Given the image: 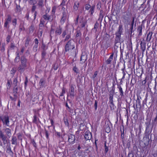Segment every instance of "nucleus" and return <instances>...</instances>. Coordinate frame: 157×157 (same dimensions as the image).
<instances>
[{
	"mask_svg": "<svg viewBox=\"0 0 157 157\" xmlns=\"http://www.w3.org/2000/svg\"><path fill=\"white\" fill-rule=\"evenodd\" d=\"M81 35V33L80 31H77L76 32V37H80Z\"/></svg>",
	"mask_w": 157,
	"mask_h": 157,
	"instance_id": "obj_53",
	"label": "nucleus"
},
{
	"mask_svg": "<svg viewBox=\"0 0 157 157\" xmlns=\"http://www.w3.org/2000/svg\"><path fill=\"white\" fill-rule=\"evenodd\" d=\"M87 59V56L86 55H83L82 54L81 58L80 61H81V63H83Z\"/></svg>",
	"mask_w": 157,
	"mask_h": 157,
	"instance_id": "obj_15",
	"label": "nucleus"
},
{
	"mask_svg": "<svg viewBox=\"0 0 157 157\" xmlns=\"http://www.w3.org/2000/svg\"><path fill=\"white\" fill-rule=\"evenodd\" d=\"M63 121L66 125V126H69V123L67 118H66L64 117L63 118Z\"/></svg>",
	"mask_w": 157,
	"mask_h": 157,
	"instance_id": "obj_36",
	"label": "nucleus"
},
{
	"mask_svg": "<svg viewBox=\"0 0 157 157\" xmlns=\"http://www.w3.org/2000/svg\"><path fill=\"white\" fill-rule=\"evenodd\" d=\"M117 88L119 89L120 96H121L120 98H121L122 97L124 96V92L122 88L120 85H117Z\"/></svg>",
	"mask_w": 157,
	"mask_h": 157,
	"instance_id": "obj_12",
	"label": "nucleus"
},
{
	"mask_svg": "<svg viewBox=\"0 0 157 157\" xmlns=\"http://www.w3.org/2000/svg\"><path fill=\"white\" fill-rule=\"evenodd\" d=\"M36 6L33 5L32 7V10H31L32 12H33L35 11V10H36Z\"/></svg>",
	"mask_w": 157,
	"mask_h": 157,
	"instance_id": "obj_62",
	"label": "nucleus"
},
{
	"mask_svg": "<svg viewBox=\"0 0 157 157\" xmlns=\"http://www.w3.org/2000/svg\"><path fill=\"white\" fill-rule=\"evenodd\" d=\"M153 34L152 31H149L147 34V37L146 40L147 41H150L151 39L152 36Z\"/></svg>",
	"mask_w": 157,
	"mask_h": 157,
	"instance_id": "obj_17",
	"label": "nucleus"
},
{
	"mask_svg": "<svg viewBox=\"0 0 157 157\" xmlns=\"http://www.w3.org/2000/svg\"><path fill=\"white\" fill-rule=\"evenodd\" d=\"M41 47L43 50V51H45V50H46L48 48L47 46L43 43L42 44Z\"/></svg>",
	"mask_w": 157,
	"mask_h": 157,
	"instance_id": "obj_45",
	"label": "nucleus"
},
{
	"mask_svg": "<svg viewBox=\"0 0 157 157\" xmlns=\"http://www.w3.org/2000/svg\"><path fill=\"white\" fill-rule=\"evenodd\" d=\"M38 121L40 122L39 119L38 118H37L36 115L35 114L33 116V122L34 123L37 124Z\"/></svg>",
	"mask_w": 157,
	"mask_h": 157,
	"instance_id": "obj_23",
	"label": "nucleus"
},
{
	"mask_svg": "<svg viewBox=\"0 0 157 157\" xmlns=\"http://www.w3.org/2000/svg\"><path fill=\"white\" fill-rule=\"evenodd\" d=\"M6 138H4V139H2L3 141V143L4 145L6 144L7 143V140L6 139Z\"/></svg>",
	"mask_w": 157,
	"mask_h": 157,
	"instance_id": "obj_59",
	"label": "nucleus"
},
{
	"mask_svg": "<svg viewBox=\"0 0 157 157\" xmlns=\"http://www.w3.org/2000/svg\"><path fill=\"white\" fill-rule=\"evenodd\" d=\"M31 40V39L29 36H28L26 37V39L25 43V47H27L29 44V42Z\"/></svg>",
	"mask_w": 157,
	"mask_h": 157,
	"instance_id": "obj_29",
	"label": "nucleus"
},
{
	"mask_svg": "<svg viewBox=\"0 0 157 157\" xmlns=\"http://www.w3.org/2000/svg\"><path fill=\"white\" fill-rule=\"evenodd\" d=\"M7 149L6 152L9 154L12 157H13V153L11 150L10 145H7L6 147Z\"/></svg>",
	"mask_w": 157,
	"mask_h": 157,
	"instance_id": "obj_10",
	"label": "nucleus"
},
{
	"mask_svg": "<svg viewBox=\"0 0 157 157\" xmlns=\"http://www.w3.org/2000/svg\"><path fill=\"white\" fill-rule=\"evenodd\" d=\"M142 23L141 25L138 26L137 29V31L138 33V35L139 36H141L142 35V26L143 25Z\"/></svg>",
	"mask_w": 157,
	"mask_h": 157,
	"instance_id": "obj_14",
	"label": "nucleus"
},
{
	"mask_svg": "<svg viewBox=\"0 0 157 157\" xmlns=\"http://www.w3.org/2000/svg\"><path fill=\"white\" fill-rule=\"evenodd\" d=\"M84 137L86 140L91 139L92 137L91 133L89 131H86L85 133Z\"/></svg>",
	"mask_w": 157,
	"mask_h": 157,
	"instance_id": "obj_9",
	"label": "nucleus"
},
{
	"mask_svg": "<svg viewBox=\"0 0 157 157\" xmlns=\"http://www.w3.org/2000/svg\"><path fill=\"white\" fill-rule=\"evenodd\" d=\"M75 136L72 134L68 135V141L70 144H73L75 140Z\"/></svg>",
	"mask_w": 157,
	"mask_h": 157,
	"instance_id": "obj_8",
	"label": "nucleus"
},
{
	"mask_svg": "<svg viewBox=\"0 0 157 157\" xmlns=\"http://www.w3.org/2000/svg\"><path fill=\"white\" fill-rule=\"evenodd\" d=\"M70 37L71 36L70 35L68 34L66 36L65 39L63 40V41L65 42L67 40L70 38Z\"/></svg>",
	"mask_w": 157,
	"mask_h": 157,
	"instance_id": "obj_54",
	"label": "nucleus"
},
{
	"mask_svg": "<svg viewBox=\"0 0 157 157\" xmlns=\"http://www.w3.org/2000/svg\"><path fill=\"white\" fill-rule=\"evenodd\" d=\"M73 71L76 73H79V70L78 69L76 66H75L73 67Z\"/></svg>",
	"mask_w": 157,
	"mask_h": 157,
	"instance_id": "obj_38",
	"label": "nucleus"
},
{
	"mask_svg": "<svg viewBox=\"0 0 157 157\" xmlns=\"http://www.w3.org/2000/svg\"><path fill=\"white\" fill-rule=\"evenodd\" d=\"M114 94L113 93H112L111 92V93H109V103H111L113 102V97Z\"/></svg>",
	"mask_w": 157,
	"mask_h": 157,
	"instance_id": "obj_27",
	"label": "nucleus"
},
{
	"mask_svg": "<svg viewBox=\"0 0 157 157\" xmlns=\"http://www.w3.org/2000/svg\"><path fill=\"white\" fill-rule=\"evenodd\" d=\"M20 61L21 63L18 67L17 70L21 74L27 68L28 63L27 59L24 56L21 57Z\"/></svg>",
	"mask_w": 157,
	"mask_h": 157,
	"instance_id": "obj_1",
	"label": "nucleus"
},
{
	"mask_svg": "<svg viewBox=\"0 0 157 157\" xmlns=\"http://www.w3.org/2000/svg\"><path fill=\"white\" fill-rule=\"evenodd\" d=\"M149 136L145 135L144 137V142L145 146H147L149 144Z\"/></svg>",
	"mask_w": 157,
	"mask_h": 157,
	"instance_id": "obj_11",
	"label": "nucleus"
},
{
	"mask_svg": "<svg viewBox=\"0 0 157 157\" xmlns=\"http://www.w3.org/2000/svg\"><path fill=\"white\" fill-rule=\"evenodd\" d=\"M5 131L7 136L9 138L11 136V130L9 128H6L5 129Z\"/></svg>",
	"mask_w": 157,
	"mask_h": 157,
	"instance_id": "obj_24",
	"label": "nucleus"
},
{
	"mask_svg": "<svg viewBox=\"0 0 157 157\" xmlns=\"http://www.w3.org/2000/svg\"><path fill=\"white\" fill-rule=\"evenodd\" d=\"M140 44L142 53H143L144 52L146 49V43L141 41Z\"/></svg>",
	"mask_w": 157,
	"mask_h": 157,
	"instance_id": "obj_16",
	"label": "nucleus"
},
{
	"mask_svg": "<svg viewBox=\"0 0 157 157\" xmlns=\"http://www.w3.org/2000/svg\"><path fill=\"white\" fill-rule=\"evenodd\" d=\"M90 5L89 4H86L85 5V9L86 10H88L91 7Z\"/></svg>",
	"mask_w": 157,
	"mask_h": 157,
	"instance_id": "obj_52",
	"label": "nucleus"
},
{
	"mask_svg": "<svg viewBox=\"0 0 157 157\" xmlns=\"http://www.w3.org/2000/svg\"><path fill=\"white\" fill-rule=\"evenodd\" d=\"M74 86L73 85H71L70 86V88L69 90V92L70 95V96L71 98H74V96L75 95V93L74 91Z\"/></svg>",
	"mask_w": 157,
	"mask_h": 157,
	"instance_id": "obj_7",
	"label": "nucleus"
},
{
	"mask_svg": "<svg viewBox=\"0 0 157 157\" xmlns=\"http://www.w3.org/2000/svg\"><path fill=\"white\" fill-rule=\"evenodd\" d=\"M44 81L43 78H41L40 79V81L39 83V84L40 86V88L43 87L44 85Z\"/></svg>",
	"mask_w": 157,
	"mask_h": 157,
	"instance_id": "obj_33",
	"label": "nucleus"
},
{
	"mask_svg": "<svg viewBox=\"0 0 157 157\" xmlns=\"http://www.w3.org/2000/svg\"><path fill=\"white\" fill-rule=\"evenodd\" d=\"M13 86H20V84L17 80V78H15L13 81Z\"/></svg>",
	"mask_w": 157,
	"mask_h": 157,
	"instance_id": "obj_19",
	"label": "nucleus"
},
{
	"mask_svg": "<svg viewBox=\"0 0 157 157\" xmlns=\"http://www.w3.org/2000/svg\"><path fill=\"white\" fill-rule=\"evenodd\" d=\"M58 65H56V64H53V68L54 69V70H56L58 68Z\"/></svg>",
	"mask_w": 157,
	"mask_h": 157,
	"instance_id": "obj_64",
	"label": "nucleus"
},
{
	"mask_svg": "<svg viewBox=\"0 0 157 157\" xmlns=\"http://www.w3.org/2000/svg\"><path fill=\"white\" fill-rule=\"evenodd\" d=\"M86 21H84V22H82V23H81V26L82 28H83L86 25Z\"/></svg>",
	"mask_w": 157,
	"mask_h": 157,
	"instance_id": "obj_63",
	"label": "nucleus"
},
{
	"mask_svg": "<svg viewBox=\"0 0 157 157\" xmlns=\"http://www.w3.org/2000/svg\"><path fill=\"white\" fill-rule=\"evenodd\" d=\"M145 123L146 125V127L145 131V135H147L149 136L150 133L151 132L152 130L150 128V122H145Z\"/></svg>",
	"mask_w": 157,
	"mask_h": 157,
	"instance_id": "obj_6",
	"label": "nucleus"
},
{
	"mask_svg": "<svg viewBox=\"0 0 157 157\" xmlns=\"http://www.w3.org/2000/svg\"><path fill=\"white\" fill-rule=\"evenodd\" d=\"M12 144L16 145L17 144V139L16 136H12L11 139Z\"/></svg>",
	"mask_w": 157,
	"mask_h": 157,
	"instance_id": "obj_26",
	"label": "nucleus"
},
{
	"mask_svg": "<svg viewBox=\"0 0 157 157\" xmlns=\"http://www.w3.org/2000/svg\"><path fill=\"white\" fill-rule=\"evenodd\" d=\"M11 17L10 15L7 16V18L5 20V22L4 24V27L9 29L10 27L9 24L11 22Z\"/></svg>",
	"mask_w": 157,
	"mask_h": 157,
	"instance_id": "obj_5",
	"label": "nucleus"
},
{
	"mask_svg": "<svg viewBox=\"0 0 157 157\" xmlns=\"http://www.w3.org/2000/svg\"><path fill=\"white\" fill-rule=\"evenodd\" d=\"M37 5L40 8H42L44 6V0H38Z\"/></svg>",
	"mask_w": 157,
	"mask_h": 157,
	"instance_id": "obj_21",
	"label": "nucleus"
},
{
	"mask_svg": "<svg viewBox=\"0 0 157 157\" xmlns=\"http://www.w3.org/2000/svg\"><path fill=\"white\" fill-rule=\"evenodd\" d=\"M13 97H15V98H16V99H17L18 97L17 95V94H18L17 92L13 91Z\"/></svg>",
	"mask_w": 157,
	"mask_h": 157,
	"instance_id": "obj_49",
	"label": "nucleus"
},
{
	"mask_svg": "<svg viewBox=\"0 0 157 157\" xmlns=\"http://www.w3.org/2000/svg\"><path fill=\"white\" fill-rule=\"evenodd\" d=\"M98 23L97 22L95 23L94 25V27L92 29L93 31H95V32H96L97 31V29L98 26Z\"/></svg>",
	"mask_w": 157,
	"mask_h": 157,
	"instance_id": "obj_34",
	"label": "nucleus"
},
{
	"mask_svg": "<svg viewBox=\"0 0 157 157\" xmlns=\"http://www.w3.org/2000/svg\"><path fill=\"white\" fill-rule=\"evenodd\" d=\"M43 17L44 19L46 20H51V21H52L53 20V18H51V16L47 15L46 13V14L43 15Z\"/></svg>",
	"mask_w": 157,
	"mask_h": 157,
	"instance_id": "obj_20",
	"label": "nucleus"
},
{
	"mask_svg": "<svg viewBox=\"0 0 157 157\" xmlns=\"http://www.w3.org/2000/svg\"><path fill=\"white\" fill-rule=\"evenodd\" d=\"M94 106L95 108V109L96 110L97 109L98 106V102L97 100L95 101V103L94 105Z\"/></svg>",
	"mask_w": 157,
	"mask_h": 157,
	"instance_id": "obj_61",
	"label": "nucleus"
},
{
	"mask_svg": "<svg viewBox=\"0 0 157 157\" xmlns=\"http://www.w3.org/2000/svg\"><path fill=\"white\" fill-rule=\"evenodd\" d=\"M65 93V91L64 88H63L62 90V93H61V94H60V96H63V95Z\"/></svg>",
	"mask_w": 157,
	"mask_h": 157,
	"instance_id": "obj_58",
	"label": "nucleus"
},
{
	"mask_svg": "<svg viewBox=\"0 0 157 157\" xmlns=\"http://www.w3.org/2000/svg\"><path fill=\"white\" fill-rule=\"evenodd\" d=\"M123 29L122 28V26L120 25L119 27L118 31L115 33L116 37L115 39V44L114 45L118 47L119 45V44H120V39L121 34L123 32Z\"/></svg>",
	"mask_w": 157,
	"mask_h": 157,
	"instance_id": "obj_2",
	"label": "nucleus"
},
{
	"mask_svg": "<svg viewBox=\"0 0 157 157\" xmlns=\"http://www.w3.org/2000/svg\"><path fill=\"white\" fill-rule=\"evenodd\" d=\"M20 87H19L17 86H13V91H16L17 92L18 89V88Z\"/></svg>",
	"mask_w": 157,
	"mask_h": 157,
	"instance_id": "obj_57",
	"label": "nucleus"
},
{
	"mask_svg": "<svg viewBox=\"0 0 157 157\" xmlns=\"http://www.w3.org/2000/svg\"><path fill=\"white\" fill-rule=\"evenodd\" d=\"M95 8V6H92L90 8V10L89 11V12L90 13L91 15H93V13L94 11V9Z\"/></svg>",
	"mask_w": 157,
	"mask_h": 157,
	"instance_id": "obj_32",
	"label": "nucleus"
},
{
	"mask_svg": "<svg viewBox=\"0 0 157 157\" xmlns=\"http://www.w3.org/2000/svg\"><path fill=\"white\" fill-rule=\"evenodd\" d=\"M140 99H141V97H140V96L139 97L138 96L137 100H136V108H137V104H138L139 106L140 107V108L141 107V105L140 103Z\"/></svg>",
	"mask_w": 157,
	"mask_h": 157,
	"instance_id": "obj_30",
	"label": "nucleus"
},
{
	"mask_svg": "<svg viewBox=\"0 0 157 157\" xmlns=\"http://www.w3.org/2000/svg\"><path fill=\"white\" fill-rule=\"evenodd\" d=\"M5 138H6V137L2 131H0V138L2 139Z\"/></svg>",
	"mask_w": 157,
	"mask_h": 157,
	"instance_id": "obj_43",
	"label": "nucleus"
},
{
	"mask_svg": "<svg viewBox=\"0 0 157 157\" xmlns=\"http://www.w3.org/2000/svg\"><path fill=\"white\" fill-rule=\"evenodd\" d=\"M113 53L106 60V63L107 64H110L111 61L113 60Z\"/></svg>",
	"mask_w": 157,
	"mask_h": 157,
	"instance_id": "obj_18",
	"label": "nucleus"
},
{
	"mask_svg": "<svg viewBox=\"0 0 157 157\" xmlns=\"http://www.w3.org/2000/svg\"><path fill=\"white\" fill-rule=\"evenodd\" d=\"M75 48V45L74 41L72 39L70 40L67 42L65 46V52H68L74 49Z\"/></svg>",
	"mask_w": 157,
	"mask_h": 157,
	"instance_id": "obj_3",
	"label": "nucleus"
},
{
	"mask_svg": "<svg viewBox=\"0 0 157 157\" xmlns=\"http://www.w3.org/2000/svg\"><path fill=\"white\" fill-rule=\"evenodd\" d=\"M129 33L130 34L131 36L132 33L134 32L133 26H131L130 28L129 29Z\"/></svg>",
	"mask_w": 157,
	"mask_h": 157,
	"instance_id": "obj_48",
	"label": "nucleus"
},
{
	"mask_svg": "<svg viewBox=\"0 0 157 157\" xmlns=\"http://www.w3.org/2000/svg\"><path fill=\"white\" fill-rule=\"evenodd\" d=\"M20 60V57H16L14 59V62L15 63H18Z\"/></svg>",
	"mask_w": 157,
	"mask_h": 157,
	"instance_id": "obj_60",
	"label": "nucleus"
},
{
	"mask_svg": "<svg viewBox=\"0 0 157 157\" xmlns=\"http://www.w3.org/2000/svg\"><path fill=\"white\" fill-rule=\"evenodd\" d=\"M11 36L10 35H8L6 38V41L7 42V43H9L10 41V39L11 38Z\"/></svg>",
	"mask_w": 157,
	"mask_h": 157,
	"instance_id": "obj_51",
	"label": "nucleus"
},
{
	"mask_svg": "<svg viewBox=\"0 0 157 157\" xmlns=\"http://www.w3.org/2000/svg\"><path fill=\"white\" fill-rule=\"evenodd\" d=\"M46 52L45 51H43L42 52L41 56H42V59H45V56L46 55Z\"/></svg>",
	"mask_w": 157,
	"mask_h": 157,
	"instance_id": "obj_41",
	"label": "nucleus"
},
{
	"mask_svg": "<svg viewBox=\"0 0 157 157\" xmlns=\"http://www.w3.org/2000/svg\"><path fill=\"white\" fill-rule=\"evenodd\" d=\"M6 45L5 43H3L1 44V42L0 41V51L3 52L5 50V46Z\"/></svg>",
	"mask_w": 157,
	"mask_h": 157,
	"instance_id": "obj_25",
	"label": "nucleus"
},
{
	"mask_svg": "<svg viewBox=\"0 0 157 157\" xmlns=\"http://www.w3.org/2000/svg\"><path fill=\"white\" fill-rule=\"evenodd\" d=\"M115 82L114 81H113V86L112 87V89L111 91L109 92V93H111V92L113 93V94L115 92Z\"/></svg>",
	"mask_w": 157,
	"mask_h": 157,
	"instance_id": "obj_37",
	"label": "nucleus"
},
{
	"mask_svg": "<svg viewBox=\"0 0 157 157\" xmlns=\"http://www.w3.org/2000/svg\"><path fill=\"white\" fill-rule=\"evenodd\" d=\"M110 37V36L108 34L106 33H105L103 40H105L106 41H107L108 40L109 38Z\"/></svg>",
	"mask_w": 157,
	"mask_h": 157,
	"instance_id": "obj_31",
	"label": "nucleus"
},
{
	"mask_svg": "<svg viewBox=\"0 0 157 157\" xmlns=\"http://www.w3.org/2000/svg\"><path fill=\"white\" fill-rule=\"evenodd\" d=\"M37 2L36 0H29V3L33 5H34Z\"/></svg>",
	"mask_w": 157,
	"mask_h": 157,
	"instance_id": "obj_44",
	"label": "nucleus"
},
{
	"mask_svg": "<svg viewBox=\"0 0 157 157\" xmlns=\"http://www.w3.org/2000/svg\"><path fill=\"white\" fill-rule=\"evenodd\" d=\"M106 132L108 133L110 131V128L109 125H107L105 128Z\"/></svg>",
	"mask_w": 157,
	"mask_h": 157,
	"instance_id": "obj_42",
	"label": "nucleus"
},
{
	"mask_svg": "<svg viewBox=\"0 0 157 157\" xmlns=\"http://www.w3.org/2000/svg\"><path fill=\"white\" fill-rule=\"evenodd\" d=\"M79 3L78 2H75L74 3V5L73 6V9L75 11H77L78 8Z\"/></svg>",
	"mask_w": 157,
	"mask_h": 157,
	"instance_id": "obj_28",
	"label": "nucleus"
},
{
	"mask_svg": "<svg viewBox=\"0 0 157 157\" xmlns=\"http://www.w3.org/2000/svg\"><path fill=\"white\" fill-rule=\"evenodd\" d=\"M0 121H2L3 124L9 127L10 126L9 117L7 115L0 116Z\"/></svg>",
	"mask_w": 157,
	"mask_h": 157,
	"instance_id": "obj_4",
	"label": "nucleus"
},
{
	"mask_svg": "<svg viewBox=\"0 0 157 157\" xmlns=\"http://www.w3.org/2000/svg\"><path fill=\"white\" fill-rule=\"evenodd\" d=\"M105 14L103 10H100L99 13V17L98 20L101 21L102 19L104 16Z\"/></svg>",
	"mask_w": 157,
	"mask_h": 157,
	"instance_id": "obj_22",
	"label": "nucleus"
},
{
	"mask_svg": "<svg viewBox=\"0 0 157 157\" xmlns=\"http://www.w3.org/2000/svg\"><path fill=\"white\" fill-rule=\"evenodd\" d=\"M37 48H38L37 45H34V46L33 47V50L35 52H36L37 50Z\"/></svg>",
	"mask_w": 157,
	"mask_h": 157,
	"instance_id": "obj_55",
	"label": "nucleus"
},
{
	"mask_svg": "<svg viewBox=\"0 0 157 157\" xmlns=\"http://www.w3.org/2000/svg\"><path fill=\"white\" fill-rule=\"evenodd\" d=\"M101 3L100 2H99L97 5V9L98 10H100V9L101 7Z\"/></svg>",
	"mask_w": 157,
	"mask_h": 157,
	"instance_id": "obj_40",
	"label": "nucleus"
},
{
	"mask_svg": "<svg viewBox=\"0 0 157 157\" xmlns=\"http://www.w3.org/2000/svg\"><path fill=\"white\" fill-rule=\"evenodd\" d=\"M62 31V28L60 26L57 28L55 32V35L57 36L58 35H60Z\"/></svg>",
	"mask_w": 157,
	"mask_h": 157,
	"instance_id": "obj_13",
	"label": "nucleus"
},
{
	"mask_svg": "<svg viewBox=\"0 0 157 157\" xmlns=\"http://www.w3.org/2000/svg\"><path fill=\"white\" fill-rule=\"evenodd\" d=\"M135 17H132V21L131 25V26H133L134 25V23L135 22Z\"/></svg>",
	"mask_w": 157,
	"mask_h": 157,
	"instance_id": "obj_56",
	"label": "nucleus"
},
{
	"mask_svg": "<svg viewBox=\"0 0 157 157\" xmlns=\"http://www.w3.org/2000/svg\"><path fill=\"white\" fill-rule=\"evenodd\" d=\"M62 14L63 16L62 17L66 19L67 18V14L65 12V11H64L63 12Z\"/></svg>",
	"mask_w": 157,
	"mask_h": 157,
	"instance_id": "obj_46",
	"label": "nucleus"
},
{
	"mask_svg": "<svg viewBox=\"0 0 157 157\" xmlns=\"http://www.w3.org/2000/svg\"><path fill=\"white\" fill-rule=\"evenodd\" d=\"M106 141H105V144H104V147H105V150L104 152L106 154L108 151L109 149L108 147L106 145Z\"/></svg>",
	"mask_w": 157,
	"mask_h": 157,
	"instance_id": "obj_35",
	"label": "nucleus"
},
{
	"mask_svg": "<svg viewBox=\"0 0 157 157\" xmlns=\"http://www.w3.org/2000/svg\"><path fill=\"white\" fill-rule=\"evenodd\" d=\"M17 20L15 18L13 19L12 21V23L13 25L15 27L16 26L17 24Z\"/></svg>",
	"mask_w": 157,
	"mask_h": 157,
	"instance_id": "obj_47",
	"label": "nucleus"
},
{
	"mask_svg": "<svg viewBox=\"0 0 157 157\" xmlns=\"http://www.w3.org/2000/svg\"><path fill=\"white\" fill-rule=\"evenodd\" d=\"M121 70L122 71V73L123 74V76L122 78V79H123L124 78H125V75L126 74V73H125V65H124V67L123 68H122V69H121Z\"/></svg>",
	"mask_w": 157,
	"mask_h": 157,
	"instance_id": "obj_39",
	"label": "nucleus"
},
{
	"mask_svg": "<svg viewBox=\"0 0 157 157\" xmlns=\"http://www.w3.org/2000/svg\"><path fill=\"white\" fill-rule=\"evenodd\" d=\"M34 30V27L32 25L29 29V32L30 33H32L33 32Z\"/></svg>",
	"mask_w": 157,
	"mask_h": 157,
	"instance_id": "obj_50",
	"label": "nucleus"
}]
</instances>
